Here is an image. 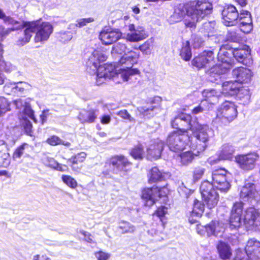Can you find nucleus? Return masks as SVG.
Wrapping results in <instances>:
<instances>
[{"mask_svg": "<svg viewBox=\"0 0 260 260\" xmlns=\"http://www.w3.org/2000/svg\"><path fill=\"white\" fill-rule=\"evenodd\" d=\"M212 4L206 1H194L179 5L169 18V22L174 23L180 21L185 15L184 24L188 27H194L196 23L210 14Z\"/></svg>", "mask_w": 260, "mask_h": 260, "instance_id": "f257e3e1", "label": "nucleus"}, {"mask_svg": "<svg viewBox=\"0 0 260 260\" xmlns=\"http://www.w3.org/2000/svg\"><path fill=\"white\" fill-rule=\"evenodd\" d=\"M107 56L101 48L94 50L88 56L86 61L87 70L91 74L96 75V83L99 85L106 79H110L117 75L119 76L115 65L105 64L100 66L101 62L106 60Z\"/></svg>", "mask_w": 260, "mask_h": 260, "instance_id": "f03ea898", "label": "nucleus"}, {"mask_svg": "<svg viewBox=\"0 0 260 260\" xmlns=\"http://www.w3.org/2000/svg\"><path fill=\"white\" fill-rule=\"evenodd\" d=\"M140 57V53L130 51L124 54L117 63L116 67L118 69V75L123 81H127L131 76L139 74V70L133 68L135 64L137 63Z\"/></svg>", "mask_w": 260, "mask_h": 260, "instance_id": "7ed1b4c3", "label": "nucleus"}, {"mask_svg": "<svg viewBox=\"0 0 260 260\" xmlns=\"http://www.w3.org/2000/svg\"><path fill=\"white\" fill-rule=\"evenodd\" d=\"M228 46H222L218 54V61L219 63L212 67L209 71L211 76L215 78V75L219 76L226 73L235 64L233 57L232 49H228Z\"/></svg>", "mask_w": 260, "mask_h": 260, "instance_id": "20e7f679", "label": "nucleus"}, {"mask_svg": "<svg viewBox=\"0 0 260 260\" xmlns=\"http://www.w3.org/2000/svg\"><path fill=\"white\" fill-rule=\"evenodd\" d=\"M196 139L194 143H191L190 147L193 150H197L199 153L204 151L208 146L209 140L208 132L210 128L207 124H201L198 121L191 130Z\"/></svg>", "mask_w": 260, "mask_h": 260, "instance_id": "39448f33", "label": "nucleus"}, {"mask_svg": "<svg viewBox=\"0 0 260 260\" xmlns=\"http://www.w3.org/2000/svg\"><path fill=\"white\" fill-rule=\"evenodd\" d=\"M28 22L32 33L36 32L35 43H43L48 40L53 30V26L49 22L39 20Z\"/></svg>", "mask_w": 260, "mask_h": 260, "instance_id": "423d86ee", "label": "nucleus"}, {"mask_svg": "<svg viewBox=\"0 0 260 260\" xmlns=\"http://www.w3.org/2000/svg\"><path fill=\"white\" fill-rule=\"evenodd\" d=\"M217 190L208 180L202 182L200 185V191L203 200L210 209L214 208L217 204L219 200Z\"/></svg>", "mask_w": 260, "mask_h": 260, "instance_id": "0eeeda50", "label": "nucleus"}, {"mask_svg": "<svg viewBox=\"0 0 260 260\" xmlns=\"http://www.w3.org/2000/svg\"><path fill=\"white\" fill-rule=\"evenodd\" d=\"M234 260H260V242L254 239L249 240L245 251L237 250Z\"/></svg>", "mask_w": 260, "mask_h": 260, "instance_id": "6e6552de", "label": "nucleus"}, {"mask_svg": "<svg viewBox=\"0 0 260 260\" xmlns=\"http://www.w3.org/2000/svg\"><path fill=\"white\" fill-rule=\"evenodd\" d=\"M197 122L196 118H192L189 114L181 113L174 118L171 124L173 128L178 129L176 132L185 134L189 130L191 131Z\"/></svg>", "mask_w": 260, "mask_h": 260, "instance_id": "1a4fd4ad", "label": "nucleus"}, {"mask_svg": "<svg viewBox=\"0 0 260 260\" xmlns=\"http://www.w3.org/2000/svg\"><path fill=\"white\" fill-rule=\"evenodd\" d=\"M237 112L235 105L225 101L217 109L216 119L224 124L232 121L237 116Z\"/></svg>", "mask_w": 260, "mask_h": 260, "instance_id": "9d476101", "label": "nucleus"}, {"mask_svg": "<svg viewBox=\"0 0 260 260\" xmlns=\"http://www.w3.org/2000/svg\"><path fill=\"white\" fill-rule=\"evenodd\" d=\"M226 174V171L223 169L214 170L212 173L211 183L220 191L226 192L230 188L231 185Z\"/></svg>", "mask_w": 260, "mask_h": 260, "instance_id": "9b49d317", "label": "nucleus"}, {"mask_svg": "<svg viewBox=\"0 0 260 260\" xmlns=\"http://www.w3.org/2000/svg\"><path fill=\"white\" fill-rule=\"evenodd\" d=\"M188 139L187 136L184 134L174 132L169 135L167 142L171 150L178 152L185 148L186 141Z\"/></svg>", "mask_w": 260, "mask_h": 260, "instance_id": "f8f14e48", "label": "nucleus"}, {"mask_svg": "<svg viewBox=\"0 0 260 260\" xmlns=\"http://www.w3.org/2000/svg\"><path fill=\"white\" fill-rule=\"evenodd\" d=\"M243 222L247 228L257 230L260 225V212L253 207L246 209L243 213Z\"/></svg>", "mask_w": 260, "mask_h": 260, "instance_id": "ddd939ff", "label": "nucleus"}, {"mask_svg": "<svg viewBox=\"0 0 260 260\" xmlns=\"http://www.w3.org/2000/svg\"><path fill=\"white\" fill-rule=\"evenodd\" d=\"M259 157L257 153L253 152L246 154L238 155L236 156L235 160L241 169L249 171L254 168L255 163Z\"/></svg>", "mask_w": 260, "mask_h": 260, "instance_id": "4468645a", "label": "nucleus"}, {"mask_svg": "<svg viewBox=\"0 0 260 260\" xmlns=\"http://www.w3.org/2000/svg\"><path fill=\"white\" fill-rule=\"evenodd\" d=\"M161 99L159 96L151 98L145 105L137 108L140 116L145 118H150L154 115V110L157 108Z\"/></svg>", "mask_w": 260, "mask_h": 260, "instance_id": "2eb2a0df", "label": "nucleus"}, {"mask_svg": "<svg viewBox=\"0 0 260 260\" xmlns=\"http://www.w3.org/2000/svg\"><path fill=\"white\" fill-rule=\"evenodd\" d=\"M242 203L237 202L234 204L230 220V228L231 230L238 229L242 225Z\"/></svg>", "mask_w": 260, "mask_h": 260, "instance_id": "dca6fc26", "label": "nucleus"}, {"mask_svg": "<svg viewBox=\"0 0 260 260\" xmlns=\"http://www.w3.org/2000/svg\"><path fill=\"white\" fill-rule=\"evenodd\" d=\"M223 24L228 26L237 24L239 13L236 8L232 5L225 6L222 12Z\"/></svg>", "mask_w": 260, "mask_h": 260, "instance_id": "f3484780", "label": "nucleus"}, {"mask_svg": "<svg viewBox=\"0 0 260 260\" xmlns=\"http://www.w3.org/2000/svg\"><path fill=\"white\" fill-rule=\"evenodd\" d=\"M236 25H238L244 33H249L253 28L252 20L250 13L247 11H241L239 13Z\"/></svg>", "mask_w": 260, "mask_h": 260, "instance_id": "a211bd4d", "label": "nucleus"}, {"mask_svg": "<svg viewBox=\"0 0 260 260\" xmlns=\"http://www.w3.org/2000/svg\"><path fill=\"white\" fill-rule=\"evenodd\" d=\"M128 32L126 36L127 41L132 42H137L145 39L147 35L143 26H136L133 24L128 25Z\"/></svg>", "mask_w": 260, "mask_h": 260, "instance_id": "6ab92c4d", "label": "nucleus"}, {"mask_svg": "<svg viewBox=\"0 0 260 260\" xmlns=\"http://www.w3.org/2000/svg\"><path fill=\"white\" fill-rule=\"evenodd\" d=\"M164 144L160 140L152 141L147 148V158L150 160H156L159 158L164 149Z\"/></svg>", "mask_w": 260, "mask_h": 260, "instance_id": "aec40b11", "label": "nucleus"}, {"mask_svg": "<svg viewBox=\"0 0 260 260\" xmlns=\"http://www.w3.org/2000/svg\"><path fill=\"white\" fill-rule=\"evenodd\" d=\"M161 190L157 187H153L150 188H145L142 191V197L146 200L145 205L151 206L158 198L163 196L161 194Z\"/></svg>", "mask_w": 260, "mask_h": 260, "instance_id": "412c9836", "label": "nucleus"}, {"mask_svg": "<svg viewBox=\"0 0 260 260\" xmlns=\"http://www.w3.org/2000/svg\"><path fill=\"white\" fill-rule=\"evenodd\" d=\"M122 36V33L118 29L103 30L99 38L105 45H110L118 40Z\"/></svg>", "mask_w": 260, "mask_h": 260, "instance_id": "4be33fe9", "label": "nucleus"}, {"mask_svg": "<svg viewBox=\"0 0 260 260\" xmlns=\"http://www.w3.org/2000/svg\"><path fill=\"white\" fill-rule=\"evenodd\" d=\"M235 152V148L233 145L230 143H226L223 144L220 148V150L218 153V158L214 160L212 158L209 159V161L210 164H216L219 160H230L234 156Z\"/></svg>", "mask_w": 260, "mask_h": 260, "instance_id": "5701e85b", "label": "nucleus"}, {"mask_svg": "<svg viewBox=\"0 0 260 260\" xmlns=\"http://www.w3.org/2000/svg\"><path fill=\"white\" fill-rule=\"evenodd\" d=\"M232 75L237 82L247 83L249 82L253 76L251 71L246 68L238 67L233 70Z\"/></svg>", "mask_w": 260, "mask_h": 260, "instance_id": "b1692460", "label": "nucleus"}, {"mask_svg": "<svg viewBox=\"0 0 260 260\" xmlns=\"http://www.w3.org/2000/svg\"><path fill=\"white\" fill-rule=\"evenodd\" d=\"M214 58L213 52L212 51H204L196 57L192 61V63L198 68H204L212 63Z\"/></svg>", "mask_w": 260, "mask_h": 260, "instance_id": "393cba45", "label": "nucleus"}, {"mask_svg": "<svg viewBox=\"0 0 260 260\" xmlns=\"http://www.w3.org/2000/svg\"><path fill=\"white\" fill-rule=\"evenodd\" d=\"M17 24L19 25L15 27V29L25 28L21 36H19L17 41V44L18 46H22L29 42L32 37V32L28 22H23L22 23H19L17 22V23L15 24Z\"/></svg>", "mask_w": 260, "mask_h": 260, "instance_id": "a878e982", "label": "nucleus"}, {"mask_svg": "<svg viewBox=\"0 0 260 260\" xmlns=\"http://www.w3.org/2000/svg\"><path fill=\"white\" fill-rule=\"evenodd\" d=\"M255 185L252 183H247L242 187L240 191V198L245 201L249 199H254L258 196Z\"/></svg>", "mask_w": 260, "mask_h": 260, "instance_id": "bb28decb", "label": "nucleus"}, {"mask_svg": "<svg viewBox=\"0 0 260 260\" xmlns=\"http://www.w3.org/2000/svg\"><path fill=\"white\" fill-rule=\"evenodd\" d=\"M109 162L113 167L120 170H123L124 168L131 165V162L123 155H115L112 157Z\"/></svg>", "mask_w": 260, "mask_h": 260, "instance_id": "cd10ccee", "label": "nucleus"}, {"mask_svg": "<svg viewBox=\"0 0 260 260\" xmlns=\"http://www.w3.org/2000/svg\"><path fill=\"white\" fill-rule=\"evenodd\" d=\"M217 249L219 257L223 260L231 258L232 251L230 246L226 243L219 242L217 245Z\"/></svg>", "mask_w": 260, "mask_h": 260, "instance_id": "c85d7f7f", "label": "nucleus"}, {"mask_svg": "<svg viewBox=\"0 0 260 260\" xmlns=\"http://www.w3.org/2000/svg\"><path fill=\"white\" fill-rule=\"evenodd\" d=\"M87 156V154L84 152H80L68 159V161L71 164V167L72 170L76 172H79L81 167H79L77 165L84 161Z\"/></svg>", "mask_w": 260, "mask_h": 260, "instance_id": "c756f323", "label": "nucleus"}, {"mask_svg": "<svg viewBox=\"0 0 260 260\" xmlns=\"http://www.w3.org/2000/svg\"><path fill=\"white\" fill-rule=\"evenodd\" d=\"M221 92H217L214 89H206L203 92V96L205 100L203 102H205L206 104L207 102H209L212 104L218 101V97L220 96Z\"/></svg>", "mask_w": 260, "mask_h": 260, "instance_id": "7c9ffc66", "label": "nucleus"}, {"mask_svg": "<svg viewBox=\"0 0 260 260\" xmlns=\"http://www.w3.org/2000/svg\"><path fill=\"white\" fill-rule=\"evenodd\" d=\"M238 90V87L236 82L228 81L223 83L221 93L225 96L233 95L237 94Z\"/></svg>", "mask_w": 260, "mask_h": 260, "instance_id": "2f4dec72", "label": "nucleus"}, {"mask_svg": "<svg viewBox=\"0 0 260 260\" xmlns=\"http://www.w3.org/2000/svg\"><path fill=\"white\" fill-rule=\"evenodd\" d=\"M210 231H208V236L214 235L220 236L224 231L223 224L218 221H212L209 224Z\"/></svg>", "mask_w": 260, "mask_h": 260, "instance_id": "473e14b6", "label": "nucleus"}, {"mask_svg": "<svg viewBox=\"0 0 260 260\" xmlns=\"http://www.w3.org/2000/svg\"><path fill=\"white\" fill-rule=\"evenodd\" d=\"M249 53L248 47L246 46L242 48L232 49L233 57H234L239 62H241Z\"/></svg>", "mask_w": 260, "mask_h": 260, "instance_id": "72a5a7b5", "label": "nucleus"}, {"mask_svg": "<svg viewBox=\"0 0 260 260\" xmlns=\"http://www.w3.org/2000/svg\"><path fill=\"white\" fill-rule=\"evenodd\" d=\"M96 116L93 111H82L79 115V119L81 122H93Z\"/></svg>", "mask_w": 260, "mask_h": 260, "instance_id": "f704fd0d", "label": "nucleus"}, {"mask_svg": "<svg viewBox=\"0 0 260 260\" xmlns=\"http://www.w3.org/2000/svg\"><path fill=\"white\" fill-rule=\"evenodd\" d=\"M180 55L181 58L185 61H188L191 58L192 53L188 41H187L183 43L180 52Z\"/></svg>", "mask_w": 260, "mask_h": 260, "instance_id": "c9c22d12", "label": "nucleus"}, {"mask_svg": "<svg viewBox=\"0 0 260 260\" xmlns=\"http://www.w3.org/2000/svg\"><path fill=\"white\" fill-rule=\"evenodd\" d=\"M199 153H193L191 151H188L181 153L180 157L181 162L183 165H187L191 163L194 159V155H198Z\"/></svg>", "mask_w": 260, "mask_h": 260, "instance_id": "e433bc0d", "label": "nucleus"}, {"mask_svg": "<svg viewBox=\"0 0 260 260\" xmlns=\"http://www.w3.org/2000/svg\"><path fill=\"white\" fill-rule=\"evenodd\" d=\"M204 210V205L199 201L195 200L191 212L192 216L201 217Z\"/></svg>", "mask_w": 260, "mask_h": 260, "instance_id": "4c0bfd02", "label": "nucleus"}, {"mask_svg": "<svg viewBox=\"0 0 260 260\" xmlns=\"http://www.w3.org/2000/svg\"><path fill=\"white\" fill-rule=\"evenodd\" d=\"M149 181L150 183L155 182L160 180L162 178V173L157 168H153L149 174Z\"/></svg>", "mask_w": 260, "mask_h": 260, "instance_id": "58836bf2", "label": "nucleus"}, {"mask_svg": "<svg viewBox=\"0 0 260 260\" xmlns=\"http://www.w3.org/2000/svg\"><path fill=\"white\" fill-rule=\"evenodd\" d=\"M61 179L64 184L72 189H75L77 186L76 180L70 175H62Z\"/></svg>", "mask_w": 260, "mask_h": 260, "instance_id": "ea45409f", "label": "nucleus"}, {"mask_svg": "<svg viewBox=\"0 0 260 260\" xmlns=\"http://www.w3.org/2000/svg\"><path fill=\"white\" fill-rule=\"evenodd\" d=\"M127 50V47L125 44L119 42L113 47L111 53L112 54H122L123 53L126 54V52Z\"/></svg>", "mask_w": 260, "mask_h": 260, "instance_id": "a19ab883", "label": "nucleus"}, {"mask_svg": "<svg viewBox=\"0 0 260 260\" xmlns=\"http://www.w3.org/2000/svg\"><path fill=\"white\" fill-rule=\"evenodd\" d=\"M47 143L52 146H56L57 145L62 144L63 145L69 146L70 143L69 142L64 143L58 137L56 136H52L46 141Z\"/></svg>", "mask_w": 260, "mask_h": 260, "instance_id": "79ce46f5", "label": "nucleus"}, {"mask_svg": "<svg viewBox=\"0 0 260 260\" xmlns=\"http://www.w3.org/2000/svg\"><path fill=\"white\" fill-rule=\"evenodd\" d=\"M131 155L135 159H142L143 155V150L141 145L135 147L130 152Z\"/></svg>", "mask_w": 260, "mask_h": 260, "instance_id": "37998d69", "label": "nucleus"}, {"mask_svg": "<svg viewBox=\"0 0 260 260\" xmlns=\"http://www.w3.org/2000/svg\"><path fill=\"white\" fill-rule=\"evenodd\" d=\"M119 228L122 230L123 233H132L135 230L134 225L126 221L121 222L120 223Z\"/></svg>", "mask_w": 260, "mask_h": 260, "instance_id": "c03bdc74", "label": "nucleus"}, {"mask_svg": "<svg viewBox=\"0 0 260 260\" xmlns=\"http://www.w3.org/2000/svg\"><path fill=\"white\" fill-rule=\"evenodd\" d=\"M10 110L9 104L4 98H0V116Z\"/></svg>", "mask_w": 260, "mask_h": 260, "instance_id": "a18cd8bd", "label": "nucleus"}, {"mask_svg": "<svg viewBox=\"0 0 260 260\" xmlns=\"http://www.w3.org/2000/svg\"><path fill=\"white\" fill-rule=\"evenodd\" d=\"M205 169L204 168L201 167H198L195 168L193 172V179L195 181H197L200 180L203 176Z\"/></svg>", "mask_w": 260, "mask_h": 260, "instance_id": "49530a36", "label": "nucleus"}, {"mask_svg": "<svg viewBox=\"0 0 260 260\" xmlns=\"http://www.w3.org/2000/svg\"><path fill=\"white\" fill-rule=\"evenodd\" d=\"M94 21V19L92 17L81 18L76 21V26L79 27H82L86 25L88 23Z\"/></svg>", "mask_w": 260, "mask_h": 260, "instance_id": "de8ad7c7", "label": "nucleus"}, {"mask_svg": "<svg viewBox=\"0 0 260 260\" xmlns=\"http://www.w3.org/2000/svg\"><path fill=\"white\" fill-rule=\"evenodd\" d=\"M117 115L124 120H128L129 122H134L135 119L132 117L126 110H120L117 113Z\"/></svg>", "mask_w": 260, "mask_h": 260, "instance_id": "09e8293b", "label": "nucleus"}, {"mask_svg": "<svg viewBox=\"0 0 260 260\" xmlns=\"http://www.w3.org/2000/svg\"><path fill=\"white\" fill-rule=\"evenodd\" d=\"M237 94H238L240 98H245L246 100H248L250 96V91L247 88H239L238 87Z\"/></svg>", "mask_w": 260, "mask_h": 260, "instance_id": "8fccbe9b", "label": "nucleus"}, {"mask_svg": "<svg viewBox=\"0 0 260 260\" xmlns=\"http://www.w3.org/2000/svg\"><path fill=\"white\" fill-rule=\"evenodd\" d=\"M43 162L46 166H48L53 169H56L58 166V163L53 158L46 157L43 159Z\"/></svg>", "mask_w": 260, "mask_h": 260, "instance_id": "3c124183", "label": "nucleus"}, {"mask_svg": "<svg viewBox=\"0 0 260 260\" xmlns=\"http://www.w3.org/2000/svg\"><path fill=\"white\" fill-rule=\"evenodd\" d=\"M0 19H3L5 22H8L10 24L15 25L17 21L14 20L12 18L7 16L3 11L0 9Z\"/></svg>", "mask_w": 260, "mask_h": 260, "instance_id": "603ef678", "label": "nucleus"}, {"mask_svg": "<svg viewBox=\"0 0 260 260\" xmlns=\"http://www.w3.org/2000/svg\"><path fill=\"white\" fill-rule=\"evenodd\" d=\"M30 87V85L26 82H20L17 83V85L15 86V88L16 90L20 92H23L25 89H28Z\"/></svg>", "mask_w": 260, "mask_h": 260, "instance_id": "864d4df0", "label": "nucleus"}, {"mask_svg": "<svg viewBox=\"0 0 260 260\" xmlns=\"http://www.w3.org/2000/svg\"><path fill=\"white\" fill-rule=\"evenodd\" d=\"M95 256L98 260H108L110 257V254L108 253L100 251L95 253Z\"/></svg>", "mask_w": 260, "mask_h": 260, "instance_id": "5fc2aeb1", "label": "nucleus"}, {"mask_svg": "<svg viewBox=\"0 0 260 260\" xmlns=\"http://www.w3.org/2000/svg\"><path fill=\"white\" fill-rule=\"evenodd\" d=\"M150 43L149 42L146 41L143 44L140 46L139 48V49L145 54H150L151 53L150 51Z\"/></svg>", "mask_w": 260, "mask_h": 260, "instance_id": "6e6d98bb", "label": "nucleus"}, {"mask_svg": "<svg viewBox=\"0 0 260 260\" xmlns=\"http://www.w3.org/2000/svg\"><path fill=\"white\" fill-rule=\"evenodd\" d=\"M13 67L11 63L6 62L4 60L0 59V70L6 72H10L12 69Z\"/></svg>", "mask_w": 260, "mask_h": 260, "instance_id": "4d7b16f0", "label": "nucleus"}, {"mask_svg": "<svg viewBox=\"0 0 260 260\" xmlns=\"http://www.w3.org/2000/svg\"><path fill=\"white\" fill-rule=\"evenodd\" d=\"M25 145V144H23L15 150L13 155L14 159L19 158L24 153Z\"/></svg>", "mask_w": 260, "mask_h": 260, "instance_id": "13d9d810", "label": "nucleus"}, {"mask_svg": "<svg viewBox=\"0 0 260 260\" xmlns=\"http://www.w3.org/2000/svg\"><path fill=\"white\" fill-rule=\"evenodd\" d=\"M208 231H210L209 225L208 226H203L200 224L197 226V231L201 236L205 235L206 233L208 235Z\"/></svg>", "mask_w": 260, "mask_h": 260, "instance_id": "bf43d9fd", "label": "nucleus"}, {"mask_svg": "<svg viewBox=\"0 0 260 260\" xmlns=\"http://www.w3.org/2000/svg\"><path fill=\"white\" fill-rule=\"evenodd\" d=\"M60 40L63 42H68L72 38V34L71 32H63L60 33Z\"/></svg>", "mask_w": 260, "mask_h": 260, "instance_id": "052dcab7", "label": "nucleus"}, {"mask_svg": "<svg viewBox=\"0 0 260 260\" xmlns=\"http://www.w3.org/2000/svg\"><path fill=\"white\" fill-rule=\"evenodd\" d=\"M23 111L24 114L26 115L28 117L32 120L35 119L34 111L29 106H25Z\"/></svg>", "mask_w": 260, "mask_h": 260, "instance_id": "680f3d73", "label": "nucleus"}, {"mask_svg": "<svg viewBox=\"0 0 260 260\" xmlns=\"http://www.w3.org/2000/svg\"><path fill=\"white\" fill-rule=\"evenodd\" d=\"M205 102H203L202 101L201 103L199 106L194 108L192 111V113L194 114H197L199 113L202 112L204 110H206V108L205 107Z\"/></svg>", "mask_w": 260, "mask_h": 260, "instance_id": "e2e57ef3", "label": "nucleus"}, {"mask_svg": "<svg viewBox=\"0 0 260 260\" xmlns=\"http://www.w3.org/2000/svg\"><path fill=\"white\" fill-rule=\"evenodd\" d=\"M167 212V208L165 207H161L157 209L155 212V214L159 217L165 216Z\"/></svg>", "mask_w": 260, "mask_h": 260, "instance_id": "0e129e2a", "label": "nucleus"}, {"mask_svg": "<svg viewBox=\"0 0 260 260\" xmlns=\"http://www.w3.org/2000/svg\"><path fill=\"white\" fill-rule=\"evenodd\" d=\"M81 234L83 235L85 237V240L88 243H92L93 242V237L91 236V235L84 231H81Z\"/></svg>", "mask_w": 260, "mask_h": 260, "instance_id": "69168bd1", "label": "nucleus"}, {"mask_svg": "<svg viewBox=\"0 0 260 260\" xmlns=\"http://www.w3.org/2000/svg\"><path fill=\"white\" fill-rule=\"evenodd\" d=\"M14 104L15 105L16 107L18 109H21L24 106V105L26 104L21 99H18L14 101Z\"/></svg>", "mask_w": 260, "mask_h": 260, "instance_id": "338daca9", "label": "nucleus"}, {"mask_svg": "<svg viewBox=\"0 0 260 260\" xmlns=\"http://www.w3.org/2000/svg\"><path fill=\"white\" fill-rule=\"evenodd\" d=\"M32 260H50L45 255L37 254L33 256Z\"/></svg>", "mask_w": 260, "mask_h": 260, "instance_id": "774afa93", "label": "nucleus"}]
</instances>
